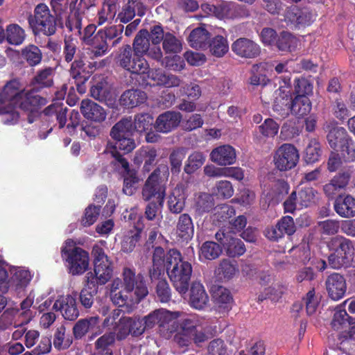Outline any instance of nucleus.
I'll list each match as a JSON object with an SVG mask.
<instances>
[{
  "label": "nucleus",
  "mask_w": 355,
  "mask_h": 355,
  "mask_svg": "<svg viewBox=\"0 0 355 355\" xmlns=\"http://www.w3.org/2000/svg\"><path fill=\"white\" fill-rule=\"evenodd\" d=\"M44 103V98L26 90L24 85L15 79L8 82L0 91V115L3 116V122L6 125L18 121L19 114L15 107L33 112L35 106Z\"/></svg>",
  "instance_id": "f257e3e1"
},
{
  "label": "nucleus",
  "mask_w": 355,
  "mask_h": 355,
  "mask_svg": "<svg viewBox=\"0 0 355 355\" xmlns=\"http://www.w3.org/2000/svg\"><path fill=\"white\" fill-rule=\"evenodd\" d=\"M169 176L168 168L166 165H160L149 176L143 189L142 194L146 200L152 198L157 202H150L146 208L145 215L147 219L152 220L158 216V212L164 202L166 193L165 182Z\"/></svg>",
  "instance_id": "f03ea898"
},
{
  "label": "nucleus",
  "mask_w": 355,
  "mask_h": 355,
  "mask_svg": "<svg viewBox=\"0 0 355 355\" xmlns=\"http://www.w3.org/2000/svg\"><path fill=\"white\" fill-rule=\"evenodd\" d=\"M166 270L176 291L180 293H185L192 274L191 264L183 260L178 250L171 249L167 252Z\"/></svg>",
  "instance_id": "7ed1b4c3"
},
{
  "label": "nucleus",
  "mask_w": 355,
  "mask_h": 355,
  "mask_svg": "<svg viewBox=\"0 0 355 355\" xmlns=\"http://www.w3.org/2000/svg\"><path fill=\"white\" fill-rule=\"evenodd\" d=\"M205 323L203 317L196 314L189 315L180 323V331L175 334V341L180 346H189L192 343L199 346L208 339V335L202 328Z\"/></svg>",
  "instance_id": "20e7f679"
},
{
  "label": "nucleus",
  "mask_w": 355,
  "mask_h": 355,
  "mask_svg": "<svg viewBox=\"0 0 355 355\" xmlns=\"http://www.w3.org/2000/svg\"><path fill=\"white\" fill-rule=\"evenodd\" d=\"M110 298L114 304L119 306H132L138 304L148 294L147 287L140 284L135 291L127 290L123 287L121 279L116 278L110 284Z\"/></svg>",
  "instance_id": "39448f33"
},
{
  "label": "nucleus",
  "mask_w": 355,
  "mask_h": 355,
  "mask_svg": "<svg viewBox=\"0 0 355 355\" xmlns=\"http://www.w3.org/2000/svg\"><path fill=\"white\" fill-rule=\"evenodd\" d=\"M94 257V273L88 272L86 275L88 284L104 285L110 281L113 274V266L102 248L96 245L93 247Z\"/></svg>",
  "instance_id": "423d86ee"
},
{
  "label": "nucleus",
  "mask_w": 355,
  "mask_h": 355,
  "mask_svg": "<svg viewBox=\"0 0 355 355\" xmlns=\"http://www.w3.org/2000/svg\"><path fill=\"white\" fill-rule=\"evenodd\" d=\"M327 247L331 252L329 263L333 268H340L352 260L354 248L349 239L336 236L328 241Z\"/></svg>",
  "instance_id": "0eeeda50"
},
{
  "label": "nucleus",
  "mask_w": 355,
  "mask_h": 355,
  "mask_svg": "<svg viewBox=\"0 0 355 355\" xmlns=\"http://www.w3.org/2000/svg\"><path fill=\"white\" fill-rule=\"evenodd\" d=\"M116 64L126 71L136 74H146L149 64L143 57L136 55L130 45L121 46L116 57Z\"/></svg>",
  "instance_id": "6e6552de"
},
{
  "label": "nucleus",
  "mask_w": 355,
  "mask_h": 355,
  "mask_svg": "<svg viewBox=\"0 0 355 355\" xmlns=\"http://www.w3.org/2000/svg\"><path fill=\"white\" fill-rule=\"evenodd\" d=\"M29 22L35 35L42 33L45 35H52L55 33V18L44 3H40L35 7L34 19Z\"/></svg>",
  "instance_id": "1a4fd4ad"
},
{
  "label": "nucleus",
  "mask_w": 355,
  "mask_h": 355,
  "mask_svg": "<svg viewBox=\"0 0 355 355\" xmlns=\"http://www.w3.org/2000/svg\"><path fill=\"white\" fill-rule=\"evenodd\" d=\"M317 191L312 187H304L293 191L284 202V211L293 213L296 209L308 207L317 199Z\"/></svg>",
  "instance_id": "9d476101"
},
{
  "label": "nucleus",
  "mask_w": 355,
  "mask_h": 355,
  "mask_svg": "<svg viewBox=\"0 0 355 355\" xmlns=\"http://www.w3.org/2000/svg\"><path fill=\"white\" fill-rule=\"evenodd\" d=\"M132 50L136 55L143 57L147 55L150 58L160 61L163 54L159 46L150 45L149 40V33L146 29H142L137 34L133 44Z\"/></svg>",
  "instance_id": "9b49d317"
},
{
  "label": "nucleus",
  "mask_w": 355,
  "mask_h": 355,
  "mask_svg": "<svg viewBox=\"0 0 355 355\" xmlns=\"http://www.w3.org/2000/svg\"><path fill=\"white\" fill-rule=\"evenodd\" d=\"M299 160L297 149L291 144L282 145L275 152L274 163L275 166L282 171H285L295 167Z\"/></svg>",
  "instance_id": "f8f14e48"
},
{
  "label": "nucleus",
  "mask_w": 355,
  "mask_h": 355,
  "mask_svg": "<svg viewBox=\"0 0 355 355\" xmlns=\"http://www.w3.org/2000/svg\"><path fill=\"white\" fill-rule=\"evenodd\" d=\"M114 140V144H107L105 152L106 153L111 154V155L114 157L116 160L121 165V167L125 171H128L129 164L128 161L119 154L117 150L123 152V153H128L135 148V141L132 138V137H122Z\"/></svg>",
  "instance_id": "ddd939ff"
},
{
  "label": "nucleus",
  "mask_w": 355,
  "mask_h": 355,
  "mask_svg": "<svg viewBox=\"0 0 355 355\" xmlns=\"http://www.w3.org/2000/svg\"><path fill=\"white\" fill-rule=\"evenodd\" d=\"M66 261L69 273L72 275H82L89 268V253L80 248L74 247L67 255Z\"/></svg>",
  "instance_id": "4468645a"
},
{
  "label": "nucleus",
  "mask_w": 355,
  "mask_h": 355,
  "mask_svg": "<svg viewBox=\"0 0 355 355\" xmlns=\"http://www.w3.org/2000/svg\"><path fill=\"white\" fill-rule=\"evenodd\" d=\"M102 331L101 320L98 316H92L78 320L73 327V333L76 339H80L87 333L91 334L93 339Z\"/></svg>",
  "instance_id": "2eb2a0df"
},
{
  "label": "nucleus",
  "mask_w": 355,
  "mask_h": 355,
  "mask_svg": "<svg viewBox=\"0 0 355 355\" xmlns=\"http://www.w3.org/2000/svg\"><path fill=\"white\" fill-rule=\"evenodd\" d=\"M215 237L223 245L229 257H239L245 253V248L243 241L234 238L230 232H225L224 230H220L216 232Z\"/></svg>",
  "instance_id": "dca6fc26"
},
{
  "label": "nucleus",
  "mask_w": 355,
  "mask_h": 355,
  "mask_svg": "<svg viewBox=\"0 0 355 355\" xmlns=\"http://www.w3.org/2000/svg\"><path fill=\"white\" fill-rule=\"evenodd\" d=\"M291 91L288 86H281L275 92L273 111L279 119H285L291 113Z\"/></svg>",
  "instance_id": "f3484780"
},
{
  "label": "nucleus",
  "mask_w": 355,
  "mask_h": 355,
  "mask_svg": "<svg viewBox=\"0 0 355 355\" xmlns=\"http://www.w3.org/2000/svg\"><path fill=\"white\" fill-rule=\"evenodd\" d=\"M232 50L239 57L248 59L257 58L261 53L259 45L245 37L234 41L232 44Z\"/></svg>",
  "instance_id": "a211bd4d"
},
{
  "label": "nucleus",
  "mask_w": 355,
  "mask_h": 355,
  "mask_svg": "<svg viewBox=\"0 0 355 355\" xmlns=\"http://www.w3.org/2000/svg\"><path fill=\"white\" fill-rule=\"evenodd\" d=\"M53 307L60 311L66 320H73L79 315L76 297L71 295L60 296L54 302Z\"/></svg>",
  "instance_id": "6ab92c4d"
},
{
  "label": "nucleus",
  "mask_w": 355,
  "mask_h": 355,
  "mask_svg": "<svg viewBox=\"0 0 355 355\" xmlns=\"http://www.w3.org/2000/svg\"><path fill=\"white\" fill-rule=\"evenodd\" d=\"M9 273L8 288L12 287L16 291L24 290L32 279L31 272L23 267L11 266Z\"/></svg>",
  "instance_id": "aec40b11"
},
{
  "label": "nucleus",
  "mask_w": 355,
  "mask_h": 355,
  "mask_svg": "<svg viewBox=\"0 0 355 355\" xmlns=\"http://www.w3.org/2000/svg\"><path fill=\"white\" fill-rule=\"evenodd\" d=\"M325 285L328 295L333 300L341 299L346 292V281L343 276L338 273L329 275L327 278Z\"/></svg>",
  "instance_id": "412c9836"
},
{
  "label": "nucleus",
  "mask_w": 355,
  "mask_h": 355,
  "mask_svg": "<svg viewBox=\"0 0 355 355\" xmlns=\"http://www.w3.org/2000/svg\"><path fill=\"white\" fill-rule=\"evenodd\" d=\"M182 119V115L176 112H165L157 118L154 127L157 132L168 133L177 128Z\"/></svg>",
  "instance_id": "4be33fe9"
},
{
  "label": "nucleus",
  "mask_w": 355,
  "mask_h": 355,
  "mask_svg": "<svg viewBox=\"0 0 355 355\" xmlns=\"http://www.w3.org/2000/svg\"><path fill=\"white\" fill-rule=\"evenodd\" d=\"M187 184L180 183L168 196V207L172 213L179 214L183 210L187 196Z\"/></svg>",
  "instance_id": "5701e85b"
},
{
  "label": "nucleus",
  "mask_w": 355,
  "mask_h": 355,
  "mask_svg": "<svg viewBox=\"0 0 355 355\" xmlns=\"http://www.w3.org/2000/svg\"><path fill=\"white\" fill-rule=\"evenodd\" d=\"M209 298L203 285L195 282L192 284L190 292L189 304L198 310L205 309L209 305Z\"/></svg>",
  "instance_id": "b1692460"
},
{
  "label": "nucleus",
  "mask_w": 355,
  "mask_h": 355,
  "mask_svg": "<svg viewBox=\"0 0 355 355\" xmlns=\"http://www.w3.org/2000/svg\"><path fill=\"white\" fill-rule=\"evenodd\" d=\"M80 111L85 118L95 122L103 121L107 115L101 106L89 99L82 101Z\"/></svg>",
  "instance_id": "393cba45"
},
{
  "label": "nucleus",
  "mask_w": 355,
  "mask_h": 355,
  "mask_svg": "<svg viewBox=\"0 0 355 355\" xmlns=\"http://www.w3.org/2000/svg\"><path fill=\"white\" fill-rule=\"evenodd\" d=\"M210 158L218 165H231L236 161V152L232 146L224 145L214 148L210 154Z\"/></svg>",
  "instance_id": "a878e982"
},
{
  "label": "nucleus",
  "mask_w": 355,
  "mask_h": 355,
  "mask_svg": "<svg viewBox=\"0 0 355 355\" xmlns=\"http://www.w3.org/2000/svg\"><path fill=\"white\" fill-rule=\"evenodd\" d=\"M326 129L328 132L327 135V141L330 146L334 149L339 148L345 140L350 138L344 128L338 126L334 123L327 124Z\"/></svg>",
  "instance_id": "bb28decb"
},
{
  "label": "nucleus",
  "mask_w": 355,
  "mask_h": 355,
  "mask_svg": "<svg viewBox=\"0 0 355 355\" xmlns=\"http://www.w3.org/2000/svg\"><path fill=\"white\" fill-rule=\"evenodd\" d=\"M166 257L162 248H155L153 255V268L149 271L151 280L157 279L164 273V267L166 268Z\"/></svg>",
  "instance_id": "cd10ccee"
},
{
  "label": "nucleus",
  "mask_w": 355,
  "mask_h": 355,
  "mask_svg": "<svg viewBox=\"0 0 355 355\" xmlns=\"http://www.w3.org/2000/svg\"><path fill=\"white\" fill-rule=\"evenodd\" d=\"M212 298L215 306L219 311H225L230 309L232 298L230 291L223 286H215L212 288Z\"/></svg>",
  "instance_id": "c85d7f7f"
},
{
  "label": "nucleus",
  "mask_w": 355,
  "mask_h": 355,
  "mask_svg": "<svg viewBox=\"0 0 355 355\" xmlns=\"http://www.w3.org/2000/svg\"><path fill=\"white\" fill-rule=\"evenodd\" d=\"M334 208L342 217H353L355 216V198L350 195L340 198L336 200Z\"/></svg>",
  "instance_id": "c756f323"
},
{
  "label": "nucleus",
  "mask_w": 355,
  "mask_h": 355,
  "mask_svg": "<svg viewBox=\"0 0 355 355\" xmlns=\"http://www.w3.org/2000/svg\"><path fill=\"white\" fill-rule=\"evenodd\" d=\"M156 157L157 152L155 149L149 147H143L137 151L134 162L137 164L144 162V170L149 171L155 163Z\"/></svg>",
  "instance_id": "7c9ffc66"
},
{
  "label": "nucleus",
  "mask_w": 355,
  "mask_h": 355,
  "mask_svg": "<svg viewBox=\"0 0 355 355\" xmlns=\"http://www.w3.org/2000/svg\"><path fill=\"white\" fill-rule=\"evenodd\" d=\"M123 287H125L127 290L135 291V288L140 284L144 287H147L145 283L144 277L141 274L136 275L135 270L128 267H125L122 272Z\"/></svg>",
  "instance_id": "2f4dec72"
},
{
  "label": "nucleus",
  "mask_w": 355,
  "mask_h": 355,
  "mask_svg": "<svg viewBox=\"0 0 355 355\" xmlns=\"http://www.w3.org/2000/svg\"><path fill=\"white\" fill-rule=\"evenodd\" d=\"M239 272L238 263L234 260L223 259L216 270L220 279L230 280L236 277Z\"/></svg>",
  "instance_id": "473e14b6"
},
{
  "label": "nucleus",
  "mask_w": 355,
  "mask_h": 355,
  "mask_svg": "<svg viewBox=\"0 0 355 355\" xmlns=\"http://www.w3.org/2000/svg\"><path fill=\"white\" fill-rule=\"evenodd\" d=\"M193 232L194 227L189 215L187 214L180 215L177 224L178 236L184 240H188L193 236Z\"/></svg>",
  "instance_id": "72a5a7b5"
},
{
  "label": "nucleus",
  "mask_w": 355,
  "mask_h": 355,
  "mask_svg": "<svg viewBox=\"0 0 355 355\" xmlns=\"http://www.w3.org/2000/svg\"><path fill=\"white\" fill-rule=\"evenodd\" d=\"M210 53L216 57H223L229 51V44L226 37L222 35L214 37L208 45Z\"/></svg>",
  "instance_id": "f704fd0d"
},
{
  "label": "nucleus",
  "mask_w": 355,
  "mask_h": 355,
  "mask_svg": "<svg viewBox=\"0 0 355 355\" xmlns=\"http://www.w3.org/2000/svg\"><path fill=\"white\" fill-rule=\"evenodd\" d=\"M146 98V94L143 91L128 90L122 94L121 102L125 106L135 107L145 102Z\"/></svg>",
  "instance_id": "c9c22d12"
},
{
  "label": "nucleus",
  "mask_w": 355,
  "mask_h": 355,
  "mask_svg": "<svg viewBox=\"0 0 355 355\" xmlns=\"http://www.w3.org/2000/svg\"><path fill=\"white\" fill-rule=\"evenodd\" d=\"M85 45L91 47L92 53L94 57L103 56L108 51L107 42L101 31H98L95 34V37H92L91 41Z\"/></svg>",
  "instance_id": "e433bc0d"
},
{
  "label": "nucleus",
  "mask_w": 355,
  "mask_h": 355,
  "mask_svg": "<svg viewBox=\"0 0 355 355\" xmlns=\"http://www.w3.org/2000/svg\"><path fill=\"white\" fill-rule=\"evenodd\" d=\"M208 31L203 27L193 29L189 36V43L195 49H205L207 46Z\"/></svg>",
  "instance_id": "4c0bfd02"
},
{
  "label": "nucleus",
  "mask_w": 355,
  "mask_h": 355,
  "mask_svg": "<svg viewBox=\"0 0 355 355\" xmlns=\"http://www.w3.org/2000/svg\"><path fill=\"white\" fill-rule=\"evenodd\" d=\"M311 109V102L307 96H296L293 100L291 107V113L297 117L307 114Z\"/></svg>",
  "instance_id": "58836bf2"
},
{
  "label": "nucleus",
  "mask_w": 355,
  "mask_h": 355,
  "mask_svg": "<svg viewBox=\"0 0 355 355\" xmlns=\"http://www.w3.org/2000/svg\"><path fill=\"white\" fill-rule=\"evenodd\" d=\"M132 122L130 119H123L112 128L110 135L113 139L132 137Z\"/></svg>",
  "instance_id": "ea45409f"
},
{
  "label": "nucleus",
  "mask_w": 355,
  "mask_h": 355,
  "mask_svg": "<svg viewBox=\"0 0 355 355\" xmlns=\"http://www.w3.org/2000/svg\"><path fill=\"white\" fill-rule=\"evenodd\" d=\"M349 317L343 305H339L335 309V312L331 322V327L334 330H340L347 327L351 323Z\"/></svg>",
  "instance_id": "a19ab883"
},
{
  "label": "nucleus",
  "mask_w": 355,
  "mask_h": 355,
  "mask_svg": "<svg viewBox=\"0 0 355 355\" xmlns=\"http://www.w3.org/2000/svg\"><path fill=\"white\" fill-rule=\"evenodd\" d=\"M298 44L297 38L287 32H282L279 35L276 42L277 49L283 52H291L294 51Z\"/></svg>",
  "instance_id": "79ce46f5"
},
{
  "label": "nucleus",
  "mask_w": 355,
  "mask_h": 355,
  "mask_svg": "<svg viewBox=\"0 0 355 355\" xmlns=\"http://www.w3.org/2000/svg\"><path fill=\"white\" fill-rule=\"evenodd\" d=\"M72 343V338L66 334V328L61 325L57 328L53 338V345L58 349H65Z\"/></svg>",
  "instance_id": "37998d69"
},
{
  "label": "nucleus",
  "mask_w": 355,
  "mask_h": 355,
  "mask_svg": "<svg viewBox=\"0 0 355 355\" xmlns=\"http://www.w3.org/2000/svg\"><path fill=\"white\" fill-rule=\"evenodd\" d=\"M222 252L220 246L214 241L205 242L200 250V257L209 260L218 258Z\"/></svg>",
  "instance_id": "c03bdc74"
},
{
  "label": "nucleus",
  "mask_w": 355,
  "mask_h": 355,
  "mask_svg": "<svg viewBox=\"0 0 355 355\" xmlns=\"http://www.w3.org/2000/svg\"><path fill=\"white\" fill-rule=\"evenodd\" d=\"M25 38L24 31L17 24H10L6 28V40L10 44L19 45Z\"/></svg>",
  "instance_id": "a18cd8bd"
},
{
  "label": "nucleus",
  "mask_w": 355,
  "mask_h": 355,
  "mask_svg": "<svg viewBox=\"0 0 355 355\" xmlns=\"http://www.w3.org/2000/svg\"><path fill=\"white\" fill-rule=\"evenodd\" d=\"M162 48L166 53H178L182 49V44L174 35L167 32L162 42Z\"/></svg>",
  "instance_id": "49530a36"
},
{
  "label": "nucleus",
  "mask_w": 355,
  "mask_h": 355,
  "mask_svg": "<svg viewBox=\"0 0 355 355\" xmlns=\"http://www.w3.org/2000/svg\"><path fill=\"white\" fill-rule=\"evenodd\" d=\"M22 56L31 66H35L40 63L42 54L37 46L28 45L22 50Z\"/></svg>",
  "instance_id": "de8ad7c7"
},
{
  "label": "nucleus",
  "mask_w": 355,
  "mask_h": 355,
  "mask_svg": "<svg viewBox=\"0 0 355 355\" xmlns=\"http://www.w3.org/2000/svg\"><path fill=\"white\" fill-rule=\"evenodd\" d=\"M196 210L199 214L209 211L214 206V198L206 193H200L196 200Z\"/></svg>",
  "instance_id": "09e8293b"
},
{
  "label": "nucleus",
  "mask_w": 355,
  "mask_h": 355,
  "mask_svg": "<svg viewBox=\"0 0 355 355\" xmlns=\"http://www.w3.org/2000/svg\"><path fill=\"white\" fill-rule=\"evenodd\" d=\"M53 73V69L51 67L45 68L38 71L34 78L33 84L40 87L51 86Z\"/></svg>",
  "instance_id": "8fccbe9b"
},
{
  "label": "nucleus",
  "mask_w": 355,
  "mask_h": 355,
  "mask_svg": "<svg viewBox=\"0 0 355 355\" xmlns=\"http://www.w3.org/2000/svg\"><path fill=\"white\" fill-rule=\"evenodd\" d=\"M205 161L204 155L199 152H194L189 155L184 166V171L191 174L200 168Z\"/></svg>",
  "instance_id": "3c124183"
},
{
  "label": "nucleus",
  "mask_w": 355,
  "mask_h": 355,
  "mask_svg": "<svg viewBox=\"0 0 355 355\" xmlns=\"http://www.w3.org/2000/svg\"><path fill=\"white\" fill-rule=\"evenodd\" d=\"M34 297L33 293L31 292L20 304L21 312L19 313V315L22 318L20 322L21 324H27L33 317L32 311L30 309L33 304Z\"/></svg>",
  "instance_id": "603ef678"
},
{
  "label": "nucleus",
  "mask_w": 355,
  "mask_h": 355,
  "mask_svg": "<svg viewBox=\"0 0 355 355\" xmlns=\"http://www.w3.org/2000/svg\"><path fill=\"white\" fill-rule=\"evenodd\" d=\"M234 209L229 205H220L214 209L213 220L218 223H223L231 218L234 214Z\"/></svg>",
  "instance_id": "864d4df0"
},
{
  "label": "nucleus",
  "mask_w": 355,
  "mask_h": 355,
  "mask_svg": "<svg viewBox=\"0 0 355 355\" xmlns=\"http://www.w3.org/2000/svg\"><path fill=\"white\" fill-rule=\"evenodd\" d=\"M140 239V234L136 231L128 232L121 241V250L124 252H132Z\"/></svg>",
  "instance_id": "5fc2aeb1"
},
{
  "label": "nucleus",
  "mask_w": 355,
  "mask_h": 355,
  "mask_svg": "<svg viewBox=\"0 0 355 355\" xmlns=\"http://www.w3.org/2000/svg\"><path fill=\"white\" fill-rule=\"evenodd\" d=\"M321 155L320 145L316 140H311L305 150V160L314 163L319 160Z\"/></svg>",
  "instance_id": "6e6d98bb"
},
{
  "label": "nucleus",
  "mask_w": 355,
  "mask_h": 355,
  "mask_svg": "<svg viewBox=\"0 0 355 355\" xmlns=\"http://www.w3.org/2000/svg\"><path fill=\"white\" fill-rule=\"evenodd\" d=\"M153 118L149 114H137L135 117L134 128L137 132H144L151 127Z\"/></svg>",
  "instance_id": "4d7b16f0"
},
{
  "label": "nucleus",
  "mask_w": 355,
  "mask_h": 355,
  "mask_svg": "<svg viewBox=\"0 0 355 355\" xmlns=\"http://www.w3.org/2000/svg\"><path fill=\"white\" fill-rule=\"evenodd\" d=\"M100 206L89 205L85 211L84 216L81 220V223L85 227H89L93 225L97 220L100 214Z\"/></svg>",
  "instance_id": "13d9d810"
},
{
  "label": "nucleus",
  "mask_w": 355,
  "mask_h": 355,
  "mask_svg": "<svg viewBox=\"0 0 355 355\" xmlns=\"http://www.w3.org/2000/svg\"><path fill=\"white\" fill-rule=\"evenodd\" d=\"M162 66L174 71H180L184 69L185 64L180 56L173 55L166 56L162 61Z\"/></svg>",
  "instance_id": "bf43d9fd"
},
{
  "label": "nucleus",
  "mask_w": 355,
  "mask_h": 355,
  "mask_svg": "<svg viewBox=\"0 0 355 355\" xmlns=\"http://www.w3.org/2000/svg\"><path fill=\"white\" fill-rule=\"evenodd\" d=\"M157 297L161 302H167L171 297V291L166 279L159 280L156 286Z\"/></svg>",
  "instance_id": "052dcab7"
},
{
  "label": "nucleus",
  "mask_w": 355,
  "mask_h": 355,
  "mask_svg": "<svg viewBox=\"0 0 355 355\" xmlns=\"http://www.w3.org/2000/svg\"><path fill=\"white\" fill-rule=\"evenodd\" d=\"M182 312L170 311L166 309H160L159 313V325L164 327L171 322H173L177 318L181 317Z\"/></svg>",
  "instance_id": "680f3d73"
},
{
  "label": "nucleus",
  "mask_w": 355,
  "mask_h": 355,
  "mask_svg": "<svg viewBox=\"0 0 355 355\" xmlns=\"http://www.w3.org/2000/svg\"><path fill=\"white\" fill-rule=\"evenodd\" d=\"M115 331L119 339H123L129 335L131 331V318H121L116 326Z\"/></svg>",
  "instance_id": "e2e57ef3"
},
{
  "label": "nucleus",
  "mask_w": 355,
  "mask_h": 355,
  "mask_svg": "<svg viewBox=\"0 0 355 355\" xmlns=\"http://www.w3.org/2000/svg\"><path fill=\"white\" fill-rule=\"evenodd\" d=\"M343 157L350 162L355 160V142L350 137L339 147Z\"/></svg>",
  "instance_id": "0e129e2a"
},
{
  "label": "nucleus",
  "mask_w": 355,
  "mask_h": 355,
  "mask_svg": "<svg viewBox=\"0 0 355 355\" xmlns=\"http://www.w3.org/2000/svg\"><path fill=\"white\" fill-rule=\"evenodd\" d=\"M259 131L265 137H274L278 132L279 125L272 119H267L259 126Z\"/></svg>",
  "instance_id": "69168bd1"
},
{
  "label": "nucleus",
  "mask_w": 355,
  "mask_h": 355,
  "mask_svg": "<svg viewBox=\"0 0 355 355\" xmlns=\"http://www.w3.org/2000/svg\"><path fill=\"white\" fill-rule=\"evenodd\" d=\"M185 157V153L183 149L174 150L170 155V162L171 165V171L178 173L182 166V162Z\"/></svg>",
  "instance_id": "338daca9"
},
{
  "label": "nucleus",
  "mask_w": 355,
  "mask_h": 355,
  "mask_svg": "<svg viewBox=\"0 0 355 355\" xmlns=\"http://www.w3.org/2000/svg\"><path fill=\"white\" fill-rule=\"evenodd\" d=\"M216 193L218 196L225 198H229L234 194V189L230 182L227 180H220L216 184Z\"/></svg>",
  "instance_id": "774afa93"
}]
</instances>
